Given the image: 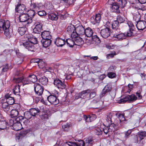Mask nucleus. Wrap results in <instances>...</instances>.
Here are the masks:
<instances>
[{
    "mask_svg": "<svg viewBox=\"0 0 146 146\" xmlns=\"http://www.w3.org/2000/svg\"><path fill=\"white\" fill-rule=\"evenodd\" d=\"M10 23L8 20H0V28L1 30L4 31V34L8 38H10V35L9 32Z\"/></svg>",
    "mask_w": 146,
    "mask_h": 146,
    "instance_id": "1",
    "label": "nucleus"
},
{
    "mask_svg": "<svg viewBox=\"0 0 146 146\" xmlns=\"http://www.w3.org/2000/svg\"><path fill=\"white\" fill-rule=\"evenodd\" d=\"M85 30L83 26L81 25H76V31L74 34L72 35V37H75L76 36L82 35L85 34Z\"/></svg>",
    "mask_w": 146,
    "mask_h": 146,
    "instance_id": "2",
    "label": "nucleus"
},
{
    "mask_svg": "<svg viewBox=\"0 0 146 146\" xmlns=\"http://www.w3.org/2000/svg\"><path fill=\"white\" fill-rule=\"evenodd\" d=\"M137 99V97L134 94L131 95H127L124 98L121 99L118 101L119 104L124 103L127 101L129 102H133L135 101Z\"/></svg>",
    "mask_w": 146,
    "mask_h": 146,
    "instance_id": "3",
    "label": "nucleus"
},
{
    "mask_svg": "<svg viewBox=\"0 0 146 146\" xmlns=\"http://www.w3.org/2000/svg\"><path fill=\"white\" fill-rule=\"evenodd\" d=\"M129 27V31L126 33H125L126 36H131L135 35L136 34V31L134 30L135 26L131 23H128Z\"/></svg>",
    "mask_w": 146,
    "mask_h": 146,
    "instance_id": "4",
    "label": "nucleus"
},
{
    "mask_svg": "<svg viewBox=\"0 0 146 146\" xmlns=\"http://www.w3.org/2000/svg\"><path fill=\"white\" fill-rule=\"evenodd\" d=\"M35 91L36 94L38 96H41L43 93V88L38 83L35 84L34 85Z\"/></svg>",
    "mask_w": 146,
    "mask_h": 146,
    "instance_id": "5",
    "label": "nucleus"
},
{
    "mask_svg": "<svg viewBox=\"0 0 146 146\" xmlns=\"http://www.w3.org/2000/svg\"><path fill=\"white\" fill-rule=\"evenodd\" d=\"M90 92V90H83L76 94L75 97L76 99H78L80 98H84L86 97L88 94H89Z\"/></svg>",
    "mask_w": 146,
    "mask_h": 146,
    "instance_id": "6",
    "label": "nucleus"
},
{
    "mask_svg": "<svg viewBox=\"0 0 146 146\" xmlns=\"http://www.w3.org/2000/svg\"><path fill=\"white\" fill-rule=\"evenodd\" d=\"M54 84L58 89H62L65 88L66 86V85L58 79H56L54 80Z\"/></svg>",
    "mask_w": 146,
    "mask_h": 146,
    "instance_id": "7",
    "label": "nucleus"
},
{
    "mask_svg": "<svg viewBox=\"0 0 146 146\" xmlns=\"http://www.w3.org/2000/svg\"><path fill=\"white\" fill-rule=\"evenodd\" d=\"M82 146H91L94 144L92 137H89L86 139L85 141L83 140Z\"/></svg>",
    "mask_w": 146,
    "mask_h": 146,
    "instance_id": "8",
    "label": "nucleus"
},
{
    "mask_svg": "<svg viewBox=\"0 0 146 146\" xmlns=\"http://www.w3.org/2000/svg\"><path fill=\"white\" fill-rule=\"evenodd\" d=\"M100 34L104 38H106L110 35V29L108 28L103 29L101 30Z\"/></svg>",
    "mask_w": 146,
    "mask_h": 146,
    "instance_id": "9",
    "label": "nucleus"
},
{
    "mask_svg": "<svg viewBox=\"0 0 146 146\" xmlns=\"http://www.w3.org/2000/svg\"><path fill=\"white\" fill-rule=\"evenodd\" d=\"M136 26L138 30L142 31L146 27V22L144 21H138Z\"/></svg>",
    "mask_w": 146,
    "mask_h": 146,
    "instance_id": "10",
    "label": "nucleus"
},
{
    "mask_svg": "<svg viewBox=\"0 0 146 146\" xmlns=\"http://www.w3.org/2000/svg\"><path fill=\"white\" fill-rule=\"evenodd\" d=\"M112 4H110L111 6L110 7L111 11L112 12H115L117 13H119L120 12V10L119 9V6L116 3H113L112 2Z\"/></svg>",
    "mask_w": 146,
    "mask_h": 146,
    "instance_id": "11",
    "label": "nucleus"
},
{
    "mask_svg": "<svg viewBox=\"0 0 146 146\" xmlns=\"http://www.w3.org/2000/svg\"><path fill=\"white\" fill-rule=\"evenodd\" d=\"M23 45L28 50L31 51H34V47L32 43L29 41H26L23 43Z\"/></svg>",
    "mask_w": 146,
    "mask_h": 146,
    "instance_id": "12",
    "label": "nucleus"
},
{
    "mask_svg": "<svg viewBox=\"0 0 146 146\" xmlns=\"http://www.w3.org/2000/svg\"><path fill=\"white\" fill-rule=\"evenodd\" d=\"M48 101L52 104H57L59 103V100L56 96L53 95H50L47 98Z\"/></svg>",
    "mask_w": 146,
    "mask_h": 146,
    "instance_id": "13",
    "label": "nucleus"
},
{
    "mask_svg": "<svg viewBox=\"0 0 146 146\" xmlns=\"http://www.w3.org/2000/svg\"><path fill=\"white\" fill-rule=\"evenodd\" d=\"M23 119H23H20V120H18V121L15 123L13 127L14 129L17 131L22 128V127L21 122L22 121V120Z\"/></svg>",
    "mask_w": 146,
    "mask_h": 146,
    "instance_id": "14",
    "label": "nucleus"
},
{
    "mask_svg": "<svg viewBox=\"0 0 146 146\" xmlns=\"http://www.w3.org/2000/svg\"><path fill=\"white\" fill-rule=\"evenodd\" d=\"M25 6L23 4H19L15 8V10L19 13H22L25 10Z\"/></svg>",
    "mask_w": 146,
    "mask_h": 146,
    "instance_id": "15",
    "label": "nucleus"
},
{
    "mask_svg": "<svg viewBox=\"0 0 146 146\" xmlns=\"http://www.w3.org/2000/svg\"><path fill=\"white\" fill-rule=\"evenodd\" d=\"M111 89V85L110 84H107L103 89L102 92L100 94V96L101 97H103L107 93L110 92Z\"/></svg>",
    "mask_w": 146,
    "mask_h": 146,
    "instance_id": "16",
    "label": "nucleus"
},
{
    "mask_svg": "<svg viewBox=\"0 0 146 146\" xmlns=\"http://www.w3.org/2000/svg\"><path fill=\"white\" fill-rule=\"evenodd\" d=\"M83 140H81L78 142H67L65 143L66 146H82Z\"/></svg>",
    "mask_w": 146,
    "mask_h": 146,
    "instance_id": "17",
    "label": "nucleus"
},
{
    "mask_svg": "<svg viewBox=\"0 0 146 146\" xmlns=\"http://www.w3.org/2000/svg\"><path fill=\"white\" fill-rule=\"evenodd\" d=\"M65 42L64 39L57 38L54 42V43L58 46H62L65 44Z\"/></svg>",
    "mask_w": 146,
    "mask_h": 146,
    "instance_id": "18",
    "label": "nucleus"
},
{
    "mask_svg": "<svg viewBox=\"0 0 146 146\" xmlns=\"http://www.w3.org/2000/svg\"><path fill=\"white\" fill-rule=\"evenodd\" d=\"M36 25L35 28L33 29V32L35 33H40L42 29V25L39 23H36Z\"/></svg>",
    "mask_w": 146,
    "mask_h": 146,
    "instance_id": "19",
    "label": "nucleus"
},
{
    "mask_svg": "<svg viewBox=\"0 0 146 146\" xmlns=\"http://www.w3.org/2000/svg\"><path fill=\"white\" fill-rule=\"evenodd\" d=\"M50 32L48 31H44L41 33V36L43 39H51V36L50 34Z\"/></svg>",
    "mask_w": 146,
    "mask_h": 146,
    "instance_id": "20",
    "label": "nucleus"
},
{
    "mask_svg": "<svg viewBox=\"0 0 146 146\" xmlns=\"http://www.w3.org/2000/svg\"><path fill=\"white\" fill-rule=\"evenodd\" d=\"M78 36H76V37H72V38L74 39V41L75 44L77 45H80L83 44L84 41L82 40V38L80 37H78Z\"/></svg>",
    "mask_w": 146,
    "mask_h": 146,
    "instance_id": "21",
    "label": "nucleus"
},
{
    "mask_svg": "<svg viewBox=\"0 0 146 146\" xmlns=\"http://www.w3.org/2000/svg\"><path fill=\"white\" fill-rule=\"evenodd\" d=\"M76 25L75 27L72 25H71L70 26H68L67 29V31L69 34L71 35V37H72V35L73 34H74L75 33V31H76Z\"/></svg>",
    "mask_w": 146,
    "mask_h": 146,
    "instance_id": "22",
    "label": "nucleus"
},
{
    "mask_svg": "<svg viewBox=\"0 0 146 146\" xmlns=\"http://www.w3.org/2000/svg\"><path fill=\"white\" fill-rule=\"evenodd\" d=\"M20 22H24L27 21L29 19V16L26 14L23 13L21 14L19 17Z\"/></svg>",
    "mask_w": 146,
    "mask_h": 146,
    "instance_id": "23",
    "label": "nucleus"
},
{
    "mask_svg": "<svg viewBox=\"0 0 146 146\" xmlns=\"http://www.w3.org/2000/svg\"><path fill=\"white\" fill-rule=\"evenodd\" d=\"M133 1L134 3H137L138 5H140V4H145L146 3V0H133ZM134 5L133 6L135 8L137 9H141V8L139 7L138 5H135V3H134Z\"/></svg>",
    "mask_w": 146,
    "mask_h": 146,
    "instance_id": "24",
    "label": "nucleus"
},
{
    "mask_svg": "<svg viewBox=\"0 0 146 146\" xmlns=\"http://www.w3.org/2000/svg\"><path fill=\"white\" fill-rule=\"evenodd\" d=\"M84 117L85 121L87 122H90L94 120L96 118V116L95 115H92L91 116L90 115L86 116L84 115Z\"/></svg>",
    "mask_w": 146,
    "mask_h": 146,
    "instance_id": "25",
    "label": "nucleus"
},
{
    "mask_svg": "<svg viewBox=\"0 0 146 146\" xmlns=\"http://www.w3.org/2000/svg\"><path fill=\"white\" fill-rule=\"evenodd\" d=\"M20 119H23L22 116H19L15 119L12 118L9 120V124L10 126H12L13 127L15 123L20 120Z\"/></svg>",
    "mask_w": 146,
    "mask_h": 146,
    "instance_id": "26",
    "label": "nucleus"
},
{
    "mask_svg": "<svg viewBox=\"0 0 146 146\" xmlns=\"http://www.w3.org/2000/svg\"><path fill=\"white\" fill-rule=\"evenodd\" d=\"M31 6L35 9V10L37 11L42 9L43 7L42 5L40 3L33 4L31 5Z\"/></svg>",
    "mask_w": 146,
    "mask_h": 146,
    "instance_id": "27",
    "label": "nucleus"
},
{
    "mask_svg": "<svg viewBox=\"0 0 146 146\" xmlns=\"http://www.w3.org/2000/svg\"><path fill=\"white\" fill-rule=\"evenodd\" d=\"M5 98L6 99L7 103L9 105H12L14 103V100L13 98L10 96L8 95H6Z\"/></svg>",
    "mask_w": 146,
    "mask_h": 146,
    "instance_id": "28",
    "label": "nucleus"
},
{
    "mask_svg": "<svg viewBox=\"0 0 146 146\" xmlns=\"http://www.w3.org/2000/svg\"><path fill=\"white\" fill-rule=\"evenodd\" d=\"M43 46L45 48H46L49 46L51 42L50 39H43L42 40Z\"/></svg>",
    "mask_w": 146,
    "mask_h": 146,
    "instance_id": "29",
    "label": "nucleus"
},
{
    "mask_svg": "<svg viewBox=\"0 0 146 146\" xmlns=\"http://www.w3.org/2000/svg\"><path fill=\"white\" fill-rule=\"evenodd\" d=\"M85 34L88 37L92 36L93 34V31L90 28H87L85 31Z\"/></svg>",
    "mask_w": 146,
    "mask_h": 146,
    "instance_id": "30",
    "label": "nucleus"
},
{
    "mask_svg": "<svg viewBox=\"0 0 146 146\" xmlns=\"http://www.w3.org/2000/svg\"><path fill=\"white\" fill-rule=\"evenodd\" d=\"M92 44H98L100 43L101 41L100 39L96 35H94L92 36Z\"/></svg>",
    "mask_w": 146,
    "mask_h": 146,
    "instance_id": "31",
    "label": "nucleus"
},
{
    "mask_svg": "<svg viewBox=\"0 0 146 146\" xmlns=\"http://www.w3.org/2000/svg\"><path fill=\"white\" fill-rule=\"evenodd\" d=\"M8 125V123L5 120L0 121V129L4 130L5 129Z\"/></svg>",
    "mask_w": 146,
    "mask_h": 146,
    "instance_id": "32",
    "label": "nucleus"
},
{
    "mask_svg": "<svg viewBox=\"0 0 146 146\" xmlns=\"http://www.w3.org/2000/svg\"><path fill=\"white\" fill-rule=\"evenodd\" d=\"M30 111L32 116H33L38 115L40 112V110L38 108H32L31 109Z\"/></svg>",
    "mask_w": 146,
    "mask_h": 146,
    "instance_id": "33",
    "label": "nucleus"
},
{
    "mask_svg": "<svg viewBox=\"0 0 146 146\" xmlns=\"http://www.w3.org/2000/svg\"><path fill=\"white\" fill-rule=\"evenodd\" d=\"M39 82L43 85H46L48 82V79L45 76L42 77L39 79Z\"/></svg>",
    "mask_w": 146,
    "mask_h": 146,
    "instance_id": "34",
    "label": "nucleus"
},
{
    "mask_svg": "<svg viewBox=\"0 0 146 146\" xmlns=\"http://www.w3.org/2000/svg\"><path fill=\"white\" fill-rule=\"evenodd\" d=\"M137 135L139 138V141H141L146 137V132L145 131L139 132L137 133Z\"/></svg>",
    "mask_w": 146,
    "mask_h": 146,
    "instance_id": "35",
    "label": "nucleus"
},
{
    "mask_svg": "<svg viewBox=\"0 0 146 146\" xmlns=\"http://www.w3.org/2000/svg\"><path fill=\"white\" fill-rule=\"evenodd\" d=\"M48 17L49 19L52 20H56L58 19V16L54 13L48 14Z\"/></svg>",
    "mask_w": 146,
    "mask_h": 146,
    "instance_id": "36",
    "label": "nucleus"
},
{
    "mask_svg": "<svg viewBox=\"0 0 146 146\" xmlns=\"http://www.w3.org/2000/svg\"><path fill=\"white\" fill-rule=\"evenodd\" d=\"M68 45L70 47H72L75 44L74 39L72 38V39H67L66 41Z\"/></svg>",
    "mask_w": 146,
    "mask_h": 146,
    "instance_id": "37",
    "label": "nucleus"
},
{
    "mask_svg": "<svg viewBox=\"0 0 146 146\" xmlns=\"http://www.w3.org/2000/svg\"><path fill=\"white\" fill-rule=\"evenodd\" d=\"M28 77L29 80L31 82H34L37 80V77L34 74L29 75Z\"/></svg>",
    "mask_w": 146,
    "mask_h": 146,
    "instance_id": "38",
    "label": "nucleus"
},
{
    "mask_svg": "<svg viewBox=\"0 0 146 146\" xmlns=\"http://www.w3.org/2000/svg\"><path fill=\"white\" fill-rule=\"evenodd\" d=\"M27 28L25 27H19L18 29V32L21 35L25 34L27 31Z\"/></svg>",
    "mask_w": 146,
    "mask_h": 146,
    "instance_id": "39",
    "label": "nucleus"
},
{
    "mask_svg": "<svg viewBox=\"0 0 146 146\" xmlns=\"http://www.w3.org/2000/svg\"><path fill=\"white\" fill-rule=\"evenodd\" d=\"M20 86L19 85H16L15 86L13 89L14 93L15 94H19L20 92L19 90Z\"/></svg>",
    "mask_w": 146,
    "mask_h": 146,
    "instance_id": "40",
    "label": "nucleus"
},
{
    "mask_svg": "<svg viewBox=\"0 0 146 146\" xmlns=\"http://www.w3.org/2000/svg\"><path fill=\"white\" fill-rule=\"evenodd\" d=\"M19 114V111L16 110H12L11 111L10 115L12 118L17 117Z\"/></svg>",
    "mask_w": 146,
    "mask_h": 146,
    "instance_id": "41",
    "label": "nucleus"
},
{
    "mask_svg": "<svg viewBox=\"0 0 146 146\" xmlns=\"http://www.w3.org/2000/svg\"><path fill=\"white\" fill-rule=\"evenodd\" d=\"M119 23L117 20L113 21L111 24L113 29L117 30L119 27Z\"/></svg>",
    "mask_w": 146,
    "mask_h": 146,
    "instance_id": "42",
    "label": "nucleus"
},
{
    "mask_svg": "<svg viewBox=\"0 0 146 146\" xmlns=\"http://www.w3.org/2000/svg\"><path fill=\"white\" fill-rule=\"evenodd\" d=\"M125 35L123 33H121L116 35L115 37L118 40H121L125 38Z\"/></svg>",
    "mask_w": 146,
    "mask_h": 146,
    "instance_id": "43",
    "label": "nucleus"
},
{
    "mask_svg": "<svg viewBox=\"0 0 146 146\" xmlns=\"http://www.w3.org/2000/svg\"><path fill=\"white\" fill-rule=\"evenodd\" d=\"M24 115V117L27 119H30L32 116L30 111L25 112Z\"/></svg>",
    "mask_w": 146,
    "mask_h": 146,
    "instance_id": "44",
    "label": "nucleus"
},
{
    "mask_svg": "<svg viewBox=\"0 0 146 146\" xmlns=\"http://www.w3.org/2000/svg\"><path fill=\"white\" fill-rule=\"evenodd\" d=\"M7 102H4L2 104V107L5 111H7L9 109V106Z\"/></svg>",
    "mask_w": 146,
    "mask_h": 146,
    "instance_id": "45",
    "label": "nucleus"
},
{
    "mask_svg": "<svg viewBox=\"0 0 146 146\" xmlns=\"http://www.w3.org/2000/svg\"><path fill=\"white\" fill-rule=\"evenodd\" d=\"M30 81L29 80V77L28 78H24L23 77L22 83L23 85L29 84L31 83Z\"/></svg>",
    "mask_w": 146,
    "mask_h": 146,
    "instance_id": "46",
    "label": "nucleus"
},
{
    "mask_svg": "<svg viewBox=\"0 0 146 146\" xmlns=\"http://www.w3.org/2000/svg\"><path fill=\"white\" fill-rule=\"evenodd\" d=\"M141 16L139 13L135 14L133 16V18L134 20L137 23L138 21H139L140 19Z\"/></svg>",
    "mask_w": 146,
    "mask_h": 146,
    "instance_id": "47",
    "label": "nucleus"
},
{
    "mask_svg": "<svg viewBox=\"0 0 146 146\" xmlns=\"http://www.w3.org/2000/svg\"><path fill=\"white\" fill-rule=\"evenodd\" d=\"M35 12L34 10H30L28 11V14H27L29 16V18L30 17L31 18H32L35 15Z\"/></svg>",
    "mask_w": 146,
    "mask_h": 146,
    "instance_id": "48",
    "label": "nucleus"
},
{
    "mask_svg": "<svg viewBox=\"0 0 146 146\" xmlns=\"http://www.w3.org/2000/svg\"><path fill=\"white\" fill-rule=\"evenodd\" d=\"M23 77L18 78H14L13 79V82L16 83H19L21 82L22 83Z\"/></svg>",
    "mask_w": 146,
    "mask_h": 146,
    "instance_id": "49",
    "label": "nucleus"
},
{
    "mask_svg": "<svg viewBox=\"0 0 146 146\" xmlns=\"http://www.w3.org/2000/svg\"><path fill=\"white\" fill-rule=\"evenodd\" d=\"M117 21H118L119 23H121L124 21H125L124 18L121 16L120 15H118L117 17Z\"/></svg>",
    "mask_w": 146,
    "mask_h": 146,
    "instance_id": "50",
    "label": "nucleus"
},
{
    "mask_svg": "<svg viewBox=\"0 0 146 146\" xmlns=\"http://www.w3.org/2000/svg\"><path fill=\"white\" fill-rule=\"evenodd\" d=\"M94 17L96 22L99 23L100 22L101 18L100 14H97Z\"/></svg>",
    "mask_w": 146,
    "mask_h": 146,
    "instance_id": "51",
    "label": "nucleus"
},
{
    "mask_svg": "<svg viewBox=\"0 0 146 146\" xmlns=\"http://www.w3.org/2000/svg\"><path fill=\"white\" fill-rule=\"evenodd\" d=\"M38 65L40 68H42L45 66V63L43 61H40L38 62Z\"/></svg>",
    "mask_w": 146,
    "mask_h": 146,
    "instance_id": "52",
    "label": "nucleus"
},
{
    "mask_svg": "<svg viewBox=\"0 0 146 146\" xmlns=\"http://www.w3.org/2000/svg\"><path fill=\"white\" fill-rule=\"evenodd\" d=\"M115 47L114 45H113L112 44H106V47L110 49H113Z\"/></svg>",
    "mask_w": 146,
    "mask_h": 146,
    "instance_id": "53",
    "label": "nucleus"
},
{
    "mask_svg": "<svg viewBox=\"0 0 146 146\" xmlns=\"http://www.w3.org/2000/svg\"><path fill=\"white\" fill-rule=\"evenodd\" d=\"M29 41L32 43L33 45L34 44H36L37 42L36 38L35 37H33L32 38L31 40Z\"/></svg>",
    "mask_w": 146,
    "mask_h": 146,
    "instance_id": "54",
    "label": "nucleus"
},
{
    "mask_svg": "<svg viewBox=\"0 0 146 146\" xmlns=\"http://www.w3.org/2000/svg\"><path fill=\"white\" fill-rule=\"evenodd\" d=\"M124 115L123 114H120L119 115L118 118L119 119L120 122H121L122 121L125 120V118L124 117Z\"/></svg>",
    "mask_w": 146,
    "mask_h": 146,
    "instance_id": "55",
    "label": "nucleus"
},
{
    "mask_svg": "<svg viewBox=\"0 0 146 146\" xmlns=\"http://www.w3.org/2000/svg\"><path fill=\"white\" fill-rule=\"evenodd\" d=\"M108 77L110 78H113L116 76V74L114 72H110L108 74Z\"/></svg>",
    "mask_w": 146,
    "mask_h": 146,
    "instance_id": "56",
    "label": "nucleus"
},
{
    "mask_svg": "<svg viewBox=\"0 0 146 146\" xmlns=\"http://www.w3.org/2000/svg\"><path fill=\"white\" fill-rule=\"evenodd\" d=\"M103 130L106 134H107L108 132H109L110 131H112L109 127H105L103 129Z\"/></svg>",
    "mask_w": 146,
    "mask_h": 146,
    "instance_id": "57",
    "label": "nucleus"
},
{
    "mask_svg": "<svg viewBox=\"0 0 146 146\" xmlns=\"http://www.w3.org/2000/svg\"><path fill=\"white\" fill-rule=\"evenodd\" d=\"M25 38L27 39L28 41L30 40L33 37V36L31 34H26L24 36Z\"/></svg>",
    "mask_w": 146,
    "mask_h": 146,
    "instance_id": "58",
    "label": "nucleus"
},
{
    "mask_svg": "<svg viewBox=\"0 0 146 146\" xmlns=\"http://www.w3.org/2000/svg\"><path fill=\"white\" fill-rule=\"evenodd\" d=\"M95 132L97 135H99L102 134V131L99 128H97L95 129Z\"/></svg>",
    "mask_w": 146,
    "mask_h": 146,
    "instance_id": "59",
    "label": "nucleus"
},
{
    "mask_svg": "<svg viewBox=\"0 0 146 146\" xmlns=\"http://www.w3.org/2000/svg\"><path fill=\"white\" fill-rule=\"evenodd\" d=\"M89 97L90 98H92L95 96L96 93L94 92H90Z\"/></svg>",
    "mask_w": 146,
    "mask_h": 146,
    "instance_id": "60",
    "label": "nucleus"
},
{
    "mask_svg": "<svg viewBox=\"0 0 146 146\" xmlns=\"http://www.w3.org/2000/svg\"><path fill=\"white\" fill-rule=\"evenodd\" d=\"M49 116V115L46 113H43L42 115L41 118L44 119H48V117Z\"/></svg>",
    "mask_w": 146,
    "mask_h": 146,
    "instance_id": "61",
    "label": "nucleus"
},
{
    "mask_svg": "<svg viewBox=\"0 0 146 146\" xmlns=\"http://www.w3.org/2000/svg\"><path fill=\"white\" fill-rule=\"evenodd\" d=\"M38 15L40 16H44L46 15V13L44 11H38Z\"/></svg>",
    "mask_w": 146,
    "mask_h": 146,
    "instance_id": "62",
    "label": "nucleus"
},
{
    "mask_svg": "<svg viewBox=\"0 0 146 146\" xmlns=\"http://www.w3.org/2000/svg\"><path fill=\"white\" fill-rule=\"evenodd\" d=\"M75 1L76 0H66V4L67 5L73 4Z\"/></svg>",
    "mask_w": 146,
    "mask_h": 146,
    "instance_id": "63",
    "label": "nucleus"
},
{
    "mask_svg": "<svg viewBox=\"0 0 146 146\" xmlns=\"http://www.w3.org/2000/svg\"><path fill=\"white\" fill-rule=\"evenodd\" d=\"M116 127V125H115V124L113 123H111L109 126V127H110V129L111 130V131H113L115 130V128Z\"/></svg>",
    "mask_w": 146,
    "mask_h": 146,
    "instance_id": "64",
    "label": "nucleus"
}]
</instances>
